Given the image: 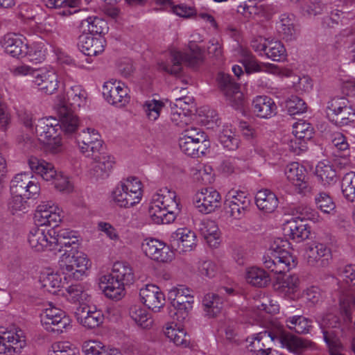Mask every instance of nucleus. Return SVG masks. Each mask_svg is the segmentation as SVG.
I'll return each mask as SVG.
<instances>
[{"label": "nucleus", "instance_id": "f257e3e1", "mask_svg": "<svg viewBox=\"0 0 355 355\" xmlns=\"http://www.w3.org/2000/svg\"><path fill=\"white\" fill-rule=\"evenodd\" d=\"M180 211L175 191L168 187L160 189L153 197L148 209L149 216L156 224L173 222Z\"/></svg>", "mask_w": 355, "mask_h": 355}, {"label": "nucleus", "instance_id": "f03ea898", "mask_svg": "<svg viewBox=\"0 0 355 355\" xmlns=\"http://www.w3.org/2000/svg\"><path fill=\"white\" fill-rule=\"evenodd\" d=\"M134 279L130 264L117 261L114 263L112 272L102 277L103 291L107 297L118 300L124 295L125 285L132 284Z\"/></svg>", "mask_w": 355, "mask_h": 355}, {"label": "nucleus", "instance_id": "7ed1b4c3", "mask_svg": "<svg viewBox=\"0 0 355 355\" xmlns=\"http://www.w3.org/2000/svg\"><path fill=\"white\" fill-rule=\"evenodd\" d=\"M287 241L277 239L263 257L266 268L275 274L288 272L297 265L296 258L286 248Z\"/></svg>", "mask_w": 355, "mask_h": 355}, {"label": "nucleus", "instance_id": "20e7f679", "mask_svg": "<svg viewBox=\"0 0 355 355\" xmlns=\"http://www.w3.org/2000/svg\"><path fill=\"white\" fill-rule=\"evenodd\" d=\"M12 72L16 76L31 77L32 83L46 94H52L58 88V76L52 70L37 69L22 64L15 67Z\"/></svg>", "mask_w": 355, "mask_h": 355}, {"label": "nucleus", "instance_id": "39448f33", "mask_svg": "<svg viewBox=\"0 0 355 355\" xmlns=\"http://www.w3.org/2000/svg\"><path fill=\"white\" fill-rule=\"evenodd\" d=\"M141 182L136 177L121 180L112 192L114 204L121 208H128L139 203L141 199Z\"/></svg>", "mask_w": 355, "mask_h": 355}, {"label": "nucleus", "instance_id": "423d86ee", "mask_svg": "<svg viewBox=\"0 0 355 355\" xmlns=\"http://www.w3.org/2000/svg\"><path fill=\"white\" fill-rule=\"evenodd\" d=\"M189 52L183 53L180 51H172L171 54V64L162 62L159 69L170 74L177 75L182 70V64L195 68L203 61V53L198 44L191 42L189 45Z\"/></svg>", "mask_w": 355, "mask_h": 355}, {"label": "nucleus", "instance_id": "0eeeda50", "mask_svg": "<svg viewBox=\"0 0 355 355\" xmlns=\"http://www.w3.org/2000/svg\"><path fill=\"white\" fill-rule=\"evenodd\" d=\"M338 276L341 281L349 284L347 288H345L339 293V305L341 313L347 320H352V309L355 308V265L349 264L338 269Z\"/></svg>", "mask_w": 355, "mask_h": 355}, {"label": "nucleus", "instance_id": "6e6552de", "mask_svg": "<svg viewBox=\"0 0 355 355\" xmlns=\"http://www.w3.org/2000/svg\"><path fill=\"white\" fill-rule=\"evenodd\" d=\"M69 250H65L60 259L58 261L60 271L65 275L64 278H73L79 279L88 269L89 260L87 256L78 250L67 253Z\"/></svg>", "mask_w": 355, "mask_h": 355}, {"label": "nucleus", "instance_id": "1a4fd4ad", "mask_svg": "<svg viewBox=\"0 0 355 355\" xmlns=\"http://www.w3.org/2000/svg\"><path fill=\"white\" fill-rule=\"evenodd\" d=\"M171 306L175 310L174 315L180 322L184 321L193 308V291L183 285L172 288L168 293Z\"/></svg>", "mask_w": 355, "mask_h": 355}, {"label": "nucleus", "instance_id": "9d476101", "mask_svg": "<svg viewBox=\"0 0 355 355\" xmlns=\"http://www.w3.org/2000/svg\"><path fill=\"white\" fill-rule=\"evenodd\" d=\"M40 318L44 328L58 335L71 327V320L65 312L51 304L41 313Z\"/></svg>", "mask_w": 355, "mask_h": 355}, {"label": "nucleus", "instance_id": "9b49d317", "mask_svg": "<svg viewBox=\"0 0 355 355\" xmlns=\"http://www.w3.org/2000/svg\"><path fill=\"white\" fill-rule=\"evenodd\" d=\"M250 197L244 191H230L224 202L223 209L226 214L234 219L243 218L249 211Z\"/></svg>", "mask_w": 355, "mask_h": 355}, {"label": "nucleus", "instance_id": "f8f14e48", "mask_svg": "<svg viewBox=\"0 0 355 355\" xmlns=\"http://www.w3.org/2000/svg\"><path fill=\"white\" fill-rule=\"evenodd\" d=\"M76 142L87 157L94 156L103 148V141L98 132L94 128H87L76 135Z\"/></svg>", "mask_w": 355, "mask_h": 355}, {"label": "nucleus", "instance_id": "ddd939ff", "mask_svg": "<svg viewBox=\"0 0 355 355\" xmlns=\"http://www.w3.org/2000/svg\"><path fill=\"white\" fill-rule=\"evenodd\" d=\"M129 89L119 80L111 79L105 82L103 87V95L111 105L121 107L127 105L130 99Z\"/></svg>", "mask_w": 355, "mask_h": 355}, {"label": "nucleus", "instance_id": "4468645a", "mask_svg": "<svg viewBox=\"0 0 355 355\" xmlns=\"http://www.w3.org/2000/svg\"><path fill=\"white\" fill-rule=\"evenodd\" d=\"M55 234L56 230L53 228L46 230L43 227H33L28 234V244L35 252L53 251L51 243Z\"/></svg>", "mask_w": 355, "mask_h": 355}, {"label": "nucleus", "instance_id": "2eb2a0df", "mask_svg": "<svg viewBox=\"0 0 355 355\" xmlns=\"http://www.w3.org/2000/svg\"><path fill=\"white\" fill-rule=\"evenodd\" d=\"M17 331L3 327H0V354L14 355L21 352L25 345V340Z\"/></svg>", "mask_w": 355, "mask_h": 355}, {"label": "nucleus", "instance_id": "dca6fc26", "mask_svg": "<svg viewBox=\"0 0 355 355\" xmlns=\"http://www.w3.org/2000/svg\"><path fill=\"white\" fill-rule=\"evenodd\" d=\"M59 130V121L54 118L41 119L35 125V133L39 139L47 144L53 142L56 145H60Z\"/></svg>", "mask_w": 355, "mask_h": 355}, {"label": "nucleus", "instance_id": "f3484780", "mask_svg": "<svg viewBox=\"0 0 355 355\" xmlns=\"http://www.w3.org/2000/svg\"><path fill=\"white\" fill-rule=\"evenodd\" d=\"M59 208L52 202H42L37 207L34 219L40 227L52 226L53 229L61 221Z\"/></svg>", "mask_w": 355, "mask_h": 355}, {"label": "nucleus", "instance_id": "a211bd4d", "mask_svg": "<svg viewBox=\"0 0 355 355\" xmlns=\"http://www.w3.org/2000/svg\"><path fill=\"white\" fill-rule=\"evenodd\" d=\"M145 254L157 261L168 262L172 260V252L164 243L155 239H146L141 245Z\"/></svg>", "mask_w": 355, "mask_h": 355}, {"label": "nucleus", "instance_id": "6ab92c4d", "mask_svg": "<svg viewBox=\"0 0 355 355\" xmlns=\"http://www.w3.org/2000/svg\"><path fill=\"white\" fill-rule=\"evenodd\" d=\"M220 195L212 188H205L198 192L194 198V204L202 214H209L220 205Z\"/></svg>", "mask_w": 355, "mask_h": 355}, {"label": "nucleus", "instance_id": "aec40b11", "mask_svg": "<svg viewBox=\"0 0 355 355\" xmlns=\"http://www.w3.org/2000/svg\"><path fill=\"white\" fill-rule=\"evenodd\" d=\"M141 302L149 309L159 311L165 304V296L159 288L154 284H147L140 289Z\"/></svg>", "mask_w": 355, "mask_h": 355}, {"label": "nucleus", "instance_id": "412c9836", "mask_svg": "<svg viewBox=\"0 0 355 355\" xmlns=\"http://www.w3.org/2000/svg\"><path fill=\"white\" fill-rule=\"evenodd\" d=\"M53 251L62 252L68 250L67 253H71L78 250L79 243L76 232L69 230L56 231L53 238Z\"/></svg>", "mask_w": 355, "mask_h": 355}, {"label": "nucleus", "instance_id": "4be33fe9", "mask_svg": "<svg viewBox=\"0 0 355 355\" xmlns=\"http://www.w3.org/2000/svg\"><path fill=\"white\" fill-rule=\"evenodd\" d=\"M172 248L182 252L191 251L196 245V233L188 228H178L171 236Z\"/></svg>", "mask_w": 355, "mask_h": 355}, {"label": "nucleus", "instance_id": "5701e85b", "mask_svg": "<svg viewBox=\"0 0 355 355\" xmlns=\"http://www.w3.org/2000/svg\"><path fill=\"white\" fill-rule=\"evenodd\" d=\"M284 173L286 178L290 181L300 193H304L308 190V183L306 181V168L298 162L288 164L285 169Z\"/></svg>", "mask_w": 355, "mask_h": 355}, {"label": "nucleus", "instance_id": "b1692460", "mask_svg": "<svg viewBox=\"0 0 355 355\" xmlns=\"http://www.w3.org/2000/svg\"><path fill=\"white\" fill-rule=\"evenodd\" d=\"M306 254L307 262L312 266L325 267L331 259V250L324 243H313L309 248Z\"/></svg>", "mask_w": 355, "mask_h": 355}, {"label": "nucleus", "instance_id": "393cba45", "mask_svg": "<svg viewBox=\"0 0 355 355\" xmlns=\"http://www.w3.org/2000/svg\"><path fill=\"white\" fill-rule=\"evenodd\" d=\"M105 40L103 37H94L80 33L78 37V47L87 56L97 55L104 51Z\"/></svg>", "mask_w": 355, "mask_h": 355}, {"label": "nucleus", "instance_id": "a878e982", "mask_svg": "<svg viewBox=\"0 0 355 355\" xmlns=\"http://www.w3.org/2000/svg\"><path fill=\"white\" fill-rule=\"evenodd\" d=\"M276 333L277 342L291 352L299 354L307 347L304 340L290 334L284 329L283 325L278 323L276 325Z\"/></svg>", "mask_w": 355, "mask_h": 355}, {"label": "nucleus", "instance_id": "bb28decb", "mask_svg": "<svg viewBox=\"0 0 355 355\" xmlns=\"http://www.w3.org/2000/svg\"><path fill=\"white\" fill-rule=\"evenodd\" d=\"M284 235L296 243H300L309 238L311 230L307 224L300 218L287 221L283 227Z\"/></svg>", "mask_w": 355, "mask_h": 355}, {"label": "nucleus", "instance_id": "cd10ccee", "mask_svg": "<svg viewBox=\"0 0 355 355\" xmlns=\"http://www.w3.org/2000/svg\"><path fill=\"white\" fill-rule=\"evenodd\" d=\"M5 51L14 58H23L27 53V44L24 43L21 35L8 33L1 41Z\"/></svg>", "mask_w": 355, "mask_h": 355}, {"label": "nucleus", "instance_id": "c85d7f7f", "mask_svg": "<svg viewBox=\"0 0 355 355\" xmlns=\"http://www.w3.org/2000/svg\"><path fill=\"white\" fill-rule=\"evenodd\" d=\"M75 315L77 320L84 327L88 329H94L103 322V314L100 310H92L87 305L79 306Z\"/></svg>", "mask_w": 355, "mask_h": 355}, {"label": "nucleus", "instance_id": "c756f323", "mask_svg": "<svg viewBox=\"0 0 355 355\" xmlns=\"http://www.w3.org/2000/svg\"><path fill=\"white\" fill-rule=\"evenodd\" d=\"M78 28L80 33L89 35H104L109 30L107 22L97 16H90L83 19Z\"/></svg>", "mask_w": 355, "mask_h": 355}, {"label": "nucleus", "instance_id": "7c9ffc66", "mask_svg": "<svg viewBox=\"0 0 355 355\" xmlns=\"http://www.w3.org/2000/svg\"><path fill=\"white\" fill-rule=\"evenodd\" d=\"M252 109L258 117L268 119L275 115L277 105L270 97L257 96L252 102Z\"/></svg>", "mask_w": 355, "mask_h": 355}, {"label": "nucleus", "instance_id": "2f4dec72", "mask_svg": "<svg viewBox=\"0 0 355 355\" xmlns=\"http://www.w3.org/2000/svg\"><path fill=\"white\" fill-rule=\"evenodd\" d=\"M95 160L91 174L96 180L105 179L109 175V172L113 168L114 161L110 155L100 153L91 156Z\"/></svg>", "mask_w": 355, "mask_h": 355}, {"label": "nucleus", "instance_id": "473e14b6", "mask_svg": "<svg viewBox=\"0 0 355 355\" xmlns=\"http://www.w3.org/2000/svg\"><path fill=\"white\" fill-rule=\"evenodd\" d=\"M295 19L293 14L283 13L279 15L277 30L283 40L293 41L297 37Z\"/></svg>", "mask_w": 355, "mask_h": 355}, {"label": "nucleus", "instance_id": "72a5a7b5", "mask_svg": "<svg viewBox=\"0 0 355 355\" xmlns=\"http://www.w3.org/2000/svg\"><path fill=\"white\" fill-rule=\"evenodd\" d=\"M28 165L33 173L40 175L45 181H51L56 177L54 166L45 160L32 157L28 160Z\"/></svg>", "mask_w": 355, "mask_h": 355}, {"label": "nucleus", "instance_id": "f704fd0d", "mask_svg": "<svg viewBox=\"0 0 355 355\" xmlns=\"http://www.w3.org/2000/svg\"><path fill=\"white\" fill-rule=\"evenodd\" d=\"M217 83L220 89L230 101L233 96L239 101L241 99L242 94L240 92L239 85L230 74L219 73L217 76Z\"/></svg>", "mask_w": 355, "mask_h": 355}, {"label": "nucleus", "instance_id": "c9c22d12", "mask_svg": "<svg viewBox=\"0 0 355 355\" xmlns=\"http://www.w3.org/2000/svg\"><path fill=\"white\" fill-rule=\"evenodd\" d=\"M296 313L286 318V324L288 329L297 334H307L312 328V321L302 315L300 309H295Z\"/></svg>", "mask_w": 355, "mask_h": 355}, {"label": "nucleus", "instance_id": "e433bc0d", "mask_svg": "<svg viewBox=\"0 0 355 355\" xmlns=\"http://www.w3.org/2000/svg\"><path fill=\"white\" fill-rule=\"evenodd\" d=\"M67 99L60 103V106L65 105L69 110H76L81 106L85 105L87 98L86 92L80 85H74L67 91Z\"/></svg>", "mask_w": 355, "mask_h": 355}, {"label": "nucleus", "instance_id": "4c0bfd02", "mask_svg": "<svg viewBox=\"0 0 355 355\" xmlns=\"http://www.w3.org/2000/svg\"><path fill=\"white\" fill-rule=\"evenodd\" d=\"M257 207L266 212L274 211L278 206V198L276 195L268 189L259 191L255 196Z\"/></svg>", "mask_w": 355, "mask_h": 355}, {"label": "nucleus", "instance_id": "58836bf2", "mask_svg": "<svg viewBox=\"0 0 355 355\" xmlns=\"http://www.w3.org/2000/svg\"><path fill=\"white\" fill-rule=\"evenodd\" d=\"M74 110H69L65 105L60 106L58 113L60 115V130L67 134L75 132L78 127V119L73 113Z\"/></svg>", "mask_w": 355, "mask_h": 355}, {"label": "nucleus", "instance_id": "ea45409f", "mask_svg": "<svg viewBox=\"0 0 355 355\" xmlns=\"http://www.w3.org/2000/svg\"><path fill=\"white\" fill-rule=\"evenodd\" d=\"M66 297L69 302L84 306L90 301L91 295L85 285L77 284H72L67 288Z\"/></svg>", "mask_w": 355, "mask_h": 355}, {"label": "nucleus", "instance_id": "a19ab883", "mask_svg": "<svg viewBox=\"0 0 355 355\" xmlns=\"http://www.w3.org/2000/svg\"><path fill=\"white\" fill-rule=\"evenodd\" d=\"M316 175L324 186H331L338 181L334 165L330 162H320L316 166Z\"/></svg>", "mask_w": 355, "mask_h": 355}, {"label": "nucleus", "instance_id": "79ce46f5", "mask_svg": "<svg viewBox=\"0 0 355 355\" xmlns=\"http://www.w3.org/2000/svg\"><path fill=\"white\" fill-rule=\"evenodd\" d=\"M203 311L209 318H215L223 307V300L218 294L207 293L202 299Z\"/></svg>", "mask_w": 355, "mask_h": 355}, {"label": "nucleus", "instance_id": "37998d69", "mask_svg": "<svg viewBox=\"0 0 355 355\" xmlns=\"http://www.w3.org/2000/svg\"><path fill=\"white\" fill-rule=\"evenodd\" d=\"M199 231L211 246H216L219 239L218 227L216 223L211 220H203L199 223Z\"/></svg>", "mask_w": 355, "mask_h": 355}, {"label": "nucleus", "instance_id": "c03bdc74", "mask_svg": "<svg viewBox=\"0 0 355 355\" xmlns=\"http://www.w3.org/2000/svg\"><path fill=\"white\" fill-rule=\"evenodd\" d=\"M164 334L166 336L177 346L186 347L190 343L189 336L187 334L183 329L177 327L176 324L168 325L164 330Z\"/></svg>", "mask_w": 355, "mask_h": 355}, {"label": "nucleus", "instance_id": "a18cd8bd", "mask_svg": "<svg viewBox=\"0 0 355 355\" xmlns=\"http://www.w3.org/2000/svg\"><path fill=\"white\" fill-rule=\"evenodd\" d=\"M245 279L248 284L257 287H264L270 281L266 271L257 267H251L246 271Z\"/></svg>", "mask_w": 355, "mask_h": 355}, {"label": "nucleus", "instance_id": "49530a36", "mask_svg": "<svg viewBox=\"0 0 355 355\" xmlns=\"http://www.w3.org/2000/svg\"><path fill=\"white\" fill-rule=\"evenodd\" d=\"M341 331V329L322 331L330 355L337 354L343 349V345L339 336Z\"/></svg>", "mask_w": 355, "mask_h": 355}, {"label": "nucleus", "instance_id": "de8ad7c7", "mask_svg": "<svg viewBox=\"0 0 355 355\" xmlns=\"http://www.w3.org/2000/svg\"><path fill=\"white\" fill-rule=\"evenodd\" d=\"M82 350L85 355H122L116 349H105L101 343L95 340L84 342Z\"/></svg>", "mask_w": 355, "mask_h": 355}, {"label": "nucleus", "instance_id": "09e8293b", "mask_svg": "<svg viewBox=\"0 0 355 355\" xmlns=\"http://www.w3.org/2000/svg\"><path fill=\"white\" fill-rule=\"evenodd\" d=\"M205 142H197V141L179 139L180 150L186 155L191 157H199L204 155L206 149Z\"/></svg>", "mask_w": 355, "mask_h": 355}, {"label": "nucleus", "instance_id": "8fccbe9b", "mask_svg": "<svg viewBox=\"0 0 355 355\" xmlns=\"http://www.w3.org/2000/svg\"><path fill=\"white\" fill-rule=\"evenodd\" d=\"M130 316L141 328L148 329L153 323V320L148 312L140 306H133L130 309Z\"/></svg>", "mask_w": 355, "mask_h": 355}, {"label": "nucleus", "instance_id": "3c124183", "mask_svg": "<svg viewBox=\"0 0 355 355\" xmlns=\"http://www.w3.org/2000/svg\"><path fill=\"white\" fill-rule=\"evenodd\" d=\"M267 49L266 55L273 61L279 62L286 56L284 46L280 41L268 40L266 41Z\"/></svg>", "mask_w": 355, "mask_h": 355}, {"label": "nucleus", "instance_id": "603ef678", "mask_svg": "<svg viewBox=\"0 0 355 355\" xmlns=\"http://www.w3.org/2000/svg\"><path fill=\"white\" fill-rule=\"evenodd\" d=\"M341 188L345 199L355 203V173H347L343 176Z\"/></svg>", "mask_w": 355, "mask_h": 355}, {"label": "nucleus", "instance_id": "864d4df0", "mask_svg": "<svg viewBox=\"0 0 355 355\" xmlns=\"http://www.w3.org/2000/svg\"><path fill=\"white\" fill-rule=\"evenodd\" d=\"M220 143L225 148L229 150H234L238 148L239 139L229 127H225L218 136Z\"/></svg>", "mask_w": 355, "mask_h": 355}, {"label": "nucleus", "instance_id": "5fc2aeb1", "mask_svg": "<svg viewBox=\"0 0 355 355\" xmlns=\"http://www.w3.org/2000/svg\"><path fill=\"white\" fill-rule=\"evenodd\" d=\"M352 18L351 13L336 9L332 10L329 15L323 18V24L328 27H334L339 24H347L349 19Z\"/></svg>", "mask_w": 355, "mask_h": 355}, {"label": "nucleus", "instance_id": "6e6d98bb", "mask_svg": "<svg viewBox=\"0 0 355 355\" xmlns=\"http://www.w3.org/2000/svg\"><path fill=\"white\" fill-rule=\"evenodd\" d=\"M42 287L49 293L55 294L62 285V278L58 273H49L41 277Z\"/></svg>", "mask_w": 355, "mask_h": 355}, {"label": "nucleus", "instance_id": "4d7b16f0", "mask_svg": "<svg viewBox=\"0 0 355 355\" xmlns=\"http://www.w3.org/2000/svg\"><path fill=\"white\" fill-rule=\"evenodd\" d=\"M32 178L26 173L17 174L10 182L11 193H24Z\"/></svg>", "mask_w": 355, "mask_h": 355}, {"label": "nucleus", "instance_id": "13d9d810", "mask_svg": "<svg viewBox=\"0 0 355 355\" xmlns=\"http://www.w3.org/2000/svg\"><path fill=\"white\" fill-rule=\"evenodd\" d=\"M164 106V105L162 101L153 99L144 103L143 110L148 120L155 121L159 118Z\"/></svg>", "mask_w": 355, "mask_h": 355}, {"label": "nucleus", "instance_id": "bf43d9fd", "mask_svg": "<svg viewBox=\"0 0 355 355\" xmlns=\"http://www.w3.org/2000/svg\"><path fill=\"white\" fill-rule=\"evenodd\" d=\"M354 110L348 104L342 111L338 112V114H336L335 117L330 119V121L337 125L344 126L354 123Z\"/></svg>", "mask_w": 355, "mask_h": 355}, {"label": "nucleus", "instance_id": "052dcab7", "mask_svg": "<svg viewBox=\"0 0 355 355\" xmlns=\"http://www.w3.org/2000/svg\"><path fill=\"white\" fill-rule=\"evenodd\" d=\"M286 107L290 115L300 114L305 112L307 106L304 100L297 96H291L286 101Z\"/></svg>", "mask_w": 355, "mask_h": 355}, {"label": "nucleus", "instance_id": "680f3d73", "mask_svg": "<svg viewBox=\"0 0 355 355\" xmlns=\"http://www.w3.org/2000/svg\"><path fill=\"white\" fill-rule=\"evenodd\" d=\"M241 55L243 57L241 62L247 73L262 71V65L258 63L250 51L243 49Z\"/></svg>", "mask_w": 355, "mask_h": 355}, {"label": "nucleus", "instance_id": "e2e57ef3", "mask_svg": "<svg viewBox=\"0 0 355 355\" xmlns=\"http://www.w3.org/2000/svg\"><path fill=\"white\" fill-rule=\"evenodd\" d=\"M317 207L324 214H330L336 207L332 198L326 192H320L315 198Z\"/></svg>", "mask_w": 355, "mask_h": 355}, {"label": "nucleus", "instance_id": "0e129e2a", "mask_svg": "<svg viewBox=\"0 0 355 355\" xmlns=\"http://www.w3.org/2000/svg\"><path fill=\"white\" fill-rule=\"evenodd\" d=\"M349 104L348 101L343 97H335L327 103V114L329 119L335 117L338 112L342 111Z\"/></svg>", "mask_w": 355, "mask_h": 355}, {"label": "nucleus", "instance_id": "69168bd1", "mask_svg": "<svg viewBox=\"0 0 355 355\" xmlns=\"http://www.w3.org/2000/svg\"><path fill=\"white\" fill-rule=\"evenodd\" d=\"M319 325L322 331L341 329L340 318L333 313H327L324 315L319 322Z\"/></svg>", "mask_w": 355, "mask_h": 355}, {"label": "nucleus", "instance_id": "338daca9", "mask_svg": "<svg viewBox=\"0 0 355 355\" xmlns=\"http://www.w3.org/2000/svg\"><path fill=\"white\" fill-rule=\"evenodd\" d=\"M207 135L200 128L189 127L181 134L180 139L197 141V142H207Z\"/></svg>", "mask_w": 355, "mask_h": 355}, {"label": "nucleus", "instance_id": "774afa93", "mask_svg": "<svg viewBox=\"0 0 355 355\" xmlns=\"http://www.w3.org/2000/svg\"><path fill=\"white\" fill-rule=\"evenodd\" d=\"M297 211L300 214V220L304 221L309 220L313 223H318L320 221V217L318 212L314 209L306 205H301L297 209Z\"/></svg>", "mask_w": 355, "mask_h": 355}]
</instances>
